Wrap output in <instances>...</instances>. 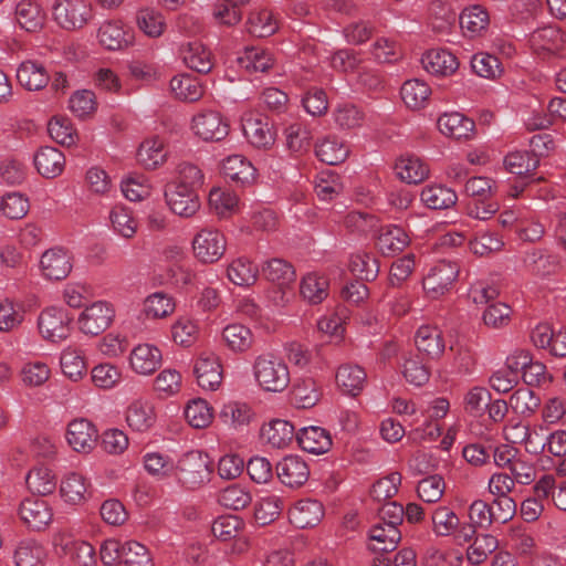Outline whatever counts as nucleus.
<instances>
[{
	"instance_id": "obj_23",
	"label": "nucleus",
	"mask_w": 566,
	"mask_h": 566,
	"mask_svg": "<svg viewBox=\"0 0 566 566\" xmlns=\"http://www.w3.org/2000/svg\"><path fill=\"white\" fill-rule=\"evenodd\" d=\"M421 63L428 73L438 76L452 75L459 67L455 55L444 49L427 51L421 57Z\"/></svg>"
},
{
	"instance_id": "obj_31",
	"label": "nucleus",
	"mask_w": 566,
	"mask_h": 566,
	"mask_svg": "<svg viewBox=\"0 0 566 566\" xmlns=\"http://www.w3.org/2000/svg\"><path fill=\"white\" fill-rule=\"evenodd\" d=\"M242 130L248 142L258 148H266L274 144V134L266 120L252 116L243 117Z\"/></svg>"
},
{
	"instance_id": "obj_53",
	"label": "nucleus",
	"mask_w": 566,
	"mask_h": 566,
	"mask_svg": "<svg viewBox=\"0 0 566 566\" xmlns=\"http://www.w3.org/2000/svg\"><path fill=\"white\" fill-rule=\"evenodd\" d=\"M247 29L254 36L265 38L275 33L279 29V23L270 10H255L249 15Z\"/></svg>"
},
{
	"instance_id": "obj_7",
	"label": "nucleus",
	"mask_w": 566,
	"mask_h": 566,
	"mask_svg": "<svg viewBox=\"0 0 566 566\" xmlns=\"http://www.w3.org/2000/svg\"><path fill=\"white\" fill-rule=\"evenodd\" d=\"M71 321L64 308L51 306L39 315L38 327L45 339L61 342L70 335Z\"/></svg>"
},
{
	"instance_id": "obj_2",
	"label": "nucleus",
	"mask_w": 566,
	"mask_h": 566,
	"mask_svg": "<svg viewBox=\"0 0 566 566\" xmlns=\"http://www.w3.org/2000/svg\"><path fill=\"white\" fill-rule=\"evenodd\" d=\"M253 375L258 385L270 392L284 391L291 381L286 363L272 354H262L254 359Z\"/></svg>"
},
{
	"instance_id": "obj_5",
	"label": "nucleus",
	"mask_w": 566,
	"mask_h": 566,
	"mask_svg": "<svg viewBox=\"0 0 566 566\" xmlns=\"http://www.w3.org/2000/svg\"><path fill=\"white\" fill-rule=\"evenodd\" d=\"M115 317L114 306L107 301H95L84 307L77 317L82 333L96 336L107 329Z\"/></svg>"
},
{
	"instance_id": "obj_52",
	"label": "nucleus",
	"mask_w": 566,
	"mask_h": 566,
	"mask_svg": "<svg viewBox=\"0 0 566 566\" xmlns=\"http://www.w3.org/2000/svg\"><path fill=\"white\" fill-rule=\"evenodd\" d=\"M292 399L297 408H312L319 400V391L313 378L304 377L295 380L292 388Z\"/></svg>"
},
{
	"instance_id": "obj_3",
	"label": "nucleus",
	"mask_w": 566,
	"mask_h": 566,
	"mask_svg": "<svg viewBox=\"0 0 566 566\" xmlns=\"http://www.w3.org/2000/svg\"><path fill=\"white\" fill-rule=\"evenodd\" d=\"M52 15L61 28L76 30L91 21L93 7L90 0H54Z\"/></svg>"
},
{
	"instance_id": "obj_47",
	"label": "nucleus",
	"mask_w": 566,
	"mask_h": 566,
	"mask_svg": "<svg viewBox=\"0 0 566 566\" xmlns=\"http://www.w3.org/2000/svg\"><path fill=\"white\" fill-rule=\"evenodd\" d=\"M400 95L409 108L420 109L426 106L431 90L424 81L412 78L402 84Z\"/></svg>"
},
{
	"instance_id": "obj_34",
	"label": "nucleus",
	"mask_w": 566,
	"mask_h": 566,
	"mask_svg": "<svg viewBox=\"0 0 566 566\" xmlns=\"http://www.w3.org/2000/svg\"><path fill=\"white\" fill-rule=\"evenodd\" d=\"M432 532L440 537L453 536L458 542V535L462 527L459 516L448 506H438L431 514Z\"/></svg>"
},
{
	"instance_id": "obj_9",
	"label": "nucleus",
	"mask_w": 566,
	"mask_h": 566,
	"mask_svg": "<svg viewBox=\"0 0 566 566\" xmlns=\"http://www.w3.org/2000/svg\"><path fill=\"white\" fill-rule=\"evenodd\" d=\"M161 364L163 353L155 344H137L128 355V367L138 376L153 375Z\"/></svg>"
},
{
	"instance_id": "obj_51",
	"label": "nucleus",
	"mask_w": 566,
	"mask_h": 566,
	"mask_svg": "<svg viewBox=\"0 0 566 566\" xmlns=\"http://www.w3.org/2000/svg\"><path fill=\"white\" fill-rule=\"evenodd\" d=\"M238 64L248 72H265L273 66L274 59L268 50L252 46L238 57Z\"/></svg>"
},
{
	"instance_id": "obj_62",
	"label": "nucleus",
	"mask_w": 566,
	"mask_h": 566,
	"mask_svg": "<svg viewBox=\"0 0 566 566\" xmlns=\"http://www.w3.org/2000/svg\"><path fill=\"white\" fill-rule=\"evenodd\" d=\"M222 337L228 347L233 352H245L253 344V335L250 328L242 324H230L223 328Z\"/></svg>"
},
{
	"instance_id": "obj_22",
	"label": "nucleus",
	"mask_w": 566,
	"mask_h": 566,
	"mask_svg": "<svg viewBox=\"0 0 566 566\" xmlns=\"http://www.w3.org/2000/svg\"><path fill=\"white\" fill-rule=\"evenodd\" d=\"M335 380L343 394L356 397L363 391L367 375L358 365L343 364L336 370Z\"/></svg>"
},
{
	"instance_id": "obj_33",
	"label": "nucleus",
	"mask_w": 566,
	"mask_h": 566,
	"mask_svg": "<svg viewBox=\"0 0 566 566\" xmlns=\"http://www.w3.org/2000/svg\"><path fill=\"white\" fill-rule=\"evenodd\" d=\"M180 55L186 66L198 73H208L212 69L211 52L200 42H188L180 49Z\"/></svg>"
},
{
	"instance_id": "obj_19",
	"label": "nucleus",
	"mask_w": 566,
	"mask_h": 566,
	"mask_svg": "<svg viewBox=\"0 0 566 566\" xmlns=\"http://www.w3.org/2000/svg\"><path fill=\"white\" fill-rule=\"evenodd\" d=\"M275 469L281 483L291 489L302 486L310 476L307 463L298 455L284 457Z\"/></svg>"
},
{
	"instance_id": "obj_44",
	"label": "nucleus",
	"mask_w": 566,
	"mask_h": 566,
	"mask_svg": "<svg viewBox=\"0 0 566 566\" xmlns=\"http://www.w3.org/2000/svg\"><path fill=\"white\" fill-rule=\"evenodd\" d=\"M60 492L65 502L80 504L87 499L88 483L82 474L70 472L62 479Z\"/></svg>"
},
{
	"instance_id": "obj_17",
	"label": "nucleus",
	"mask_w": 566,
	"mask_h": 566,
	"mask_svg": "<svg viewBox=\"0 0 566 566\" xmlns=\"http://www.w3.org/2000/svg\"><path fill=\"white\" fill-rule=\"evenodd\" d=\"M193 373L202 389L216 390L219 388L222 380L221 365L213 353H201L196 359Z\"/></svg>"
},
{
	"instance_id": "obj_28",
	"label": "nucleus",
	"mask_w": 566,
	"mask_h": 566,
	"mask_svg": "<svg viewBox=\"0 0 566 566\" xmlns=\"http://www.w3.org/2000/svg\"><path fill=\"white\" fill-rule=\"evenodd\" d=\"M437 124L441 134L459 140L469 139L474 133V122L457 112L441 115Z\"/></svg>"
},
{
	"instance_id": "obj_16",
	"label": "nucleus",
	"mask_w": 566,
	"mask_h": 566,
	"mask_svg": "<svg viewBox=\"0 0 566 566\" xmlns=\"http://www.w3.org/2000/svg\"><path fill=\"white\" fill-rule=\"evenodd\" d=\"M14 566H44L48 557L45 547L36 539H18L11 549Z\"/></svg>"
},
{
	"instance_id": "obj_1",
	"label": "nucleus",
	"mask_w": 566,
	"mask_h": 566,
	"mask_svg": "<svg viewBox=\"0 0 566 566\" xmlns=\"http://www.w3.org/2000/svg\"><path fill=\"white\" fill-rule=\"evenodd\" d=\"M211 461L201 450L182 453L175 464L174 479L187 490H196L210 481Z\"/></svg>"
},
{
	"instance_id": "obj_30",
	"label": "nucleus",
	"mask_w": 566,
	"mask_h": 566,
	"mask_svg": "<svg viewBox=\"0 0 566 566\" xmlns=\"http://www.w3.org/2000/svg\"><path fill=\"white\" fill-rule=\"evenodd\" d=\"M415 344L418 350L427 354L431 358H439L446 349L442 332L437 326L432 325H421L417 329Z\"/></svg>"
},
{
	"instance_id": "obj_38",
	"label": "nucleus",
	"mask_w": 566,
	"mask_h": 566,
	"mask_svg": "<svg viewBox=\"0 0 566 566\" xmlns=\"http://www.w3.org/2000/svg\"><path fill=\"white\" fill-rule=\"evenodd\" d=\"M315 154L322 163L334 166L346 160L349 148L336 136H327L317 142Z\"/></svg>"
},
{
	"instance_id": "obj_11",
	"label": "nucleus",
	"mask_w": 566,
	"mask_h": 566,
	"mask_svg": "<svg viewBox=\"0 0 566 566\" xmlns=\"http://www.w3.org/2000/svg\"><path fill=\"white\" fill-rule=\"evenodd\" d=\"M125 421L134 432H149L157 423L155 405L144 398L133 400L125 410Z\"/></svg>"
},
{
	"instance_id": "obj_63",
	"label": "nucleus",
	"mask_w": 566,
	"mask_h": 566,
	"mask_svg": "<svg viewBox=\"0 0 566 566\" xmlns=\"http://www.w3.org/2000/svg\"><path fill=\"white\" fill-rule=\"evenodd\" d=\"M85 181L88 190L94 195L109 198L116 192L111 177L98 166H93L87 169Z\"/></svg>"
},
{
	"instance_id": "obj_8",
	"label": "nucleus",
	"mask_w": 566,
	"mask_h": 566,
	"mask_svg": "<svg viewBox=\"0 0 566 566\" xmlns=\"http://www.w3.org/2000/svg\"><path fill=\"white\" fill-rule=\"evenodd\" d=\"M165 199L171 212L182 218H190L200 209V200L196 190L187 185H167Z\"/></svg>"
},
{
	"instance_id": "obj_36",
	"label": "nucleus",
	"mask_w": 566,
	"mask_h": 566,
	"mask_svg": "<svg viewBox=\"0 0 566 566\" xmlns=\"http://www.w3.org/2000/svg\"><path fill=\"white\" fill-rule=\"evenodd\" d=\"M170 91L177 99L189 103L199 101L205 92L202 83L187 73L175 75L170 80Z\"/></svg>"
},
{
	"instance_id": "obj_37",
	"label": "nucleus",
	"mask_w": 566,
	"mask_h": 566,
	"mask_svg": "<svg viewBox=\"0 0 566 566\" xmlns=\"http://www.w3.org/2000/svg\"><path fill=\"white\" fill-rule=\"evenodd\" d=\"M459 20L464 35L470 38L481 35L490 24L488 11L479 4L465 8L461 12Z\"/></svg>"
},
{
	"instance_id": "obj_40",
	"label": "nucleus",
	"mask_w": 566,
	"mask_h": 566,
	"mask_svg": "<svg viewBox=\"0 0 566 566\" xmlns=\"http://www.w3.org/2000/svg\"><path fill=\"white\" fill-rule=\"evenodd\" d=\"M108 221L113 232L124 239H132L137 232L138 223L127 207L114 206L108 213Z\"/></svg>"
},
{
	"instance_id": "obj_4",
	"label": "nucleus",
	"mask_w": 566,
	"mask_h": 566,
	"mask_svg": "<svg viewBox=\"0 0 566 566\" xmlns=\"http://www.w3.org/2000/svg\"><path fill=\"white\" fill-rule=\"evenodd\" d=\"M195 258L205 264L218 262L227 250L226 235L213 228L199 230L191 242Z\"/></svg>"
},
{
	"instance_id": "obj_26",
	"label": "nucleus",
	"mask_w": 566,
	"mask_h": 566,
	"mask_svg": "<svg viewBox=\"0 0 566 566\" xmlns=\"http://www.w3.org/2000/svg\"><path fill=\"white\" fill-rule=\"evenodd\" d=\"M97 39L102 46L107 50H122L133 43V34L124 29L119 21H106L97 31Z\"/></svg>"
},
{
	"instance_id": "obj_43",
	"label": "nucleus",
	"mask_w": 566,
	"mask_h": 566,
	"mask_svg": "<svg viewBox=\"0 0 566 566\" xmlns=\"http://www.w3.org/2000/svg\"><path fill=\"white\" fill-rule=\"evenodd\" d=\"M329 282L326 276L310 272L303 276L300 285L301 295L311 304L322 303L328 295Z\"/></svg>"
},
{
	"instance_id": "obj_61",
	"label": "nucleus",
	"mask_w": 566,
	"mask_h": 566,
	"mask_svg": "<svg viewBox=\"0 0 566 566\" xmlns=\"http://www.w3.org/2000/svg\"><path fill=\"white\" fill-rule=\"evenodd\" d=\"M176 462L168 454L148 452L144 455V468L157 479L174 478Z\"/></svg>"
},
{
	"instance_id": "obj_59",
	"label": "nucleus",
	"mask_w": 566,
	"mask_h": 566,
	"mask_svg": "<svg viewBox=\"0 0 566 566\" xmlns=\"http://www.w3.org/2000/svg\"><path fill=\"white\" fill-rule=\"evenodd\" d=\"M182 388L181 374L174 368L163 369L154 379V390L160 398L176 396Z\"/></svg>"
},
{
	"instance_id": "obj_35",
	"label": "nucleus",
	"mask_w": 566,
	"mask_h": 566,
	"mask_svg": "<svg viewBox=\"0 0 566 566\" xmlns=\"http://www.w3.org/2000/svg\"><path fill=\"white\" fill-rule=\"evenodd\" d=\"M369 547L374 552H391L401 539V532L384 523L373 525L368 531Z\"/></svg>"
},
{
	"instance_id": "obj_57",
	"label": "nucleus",
	"mask_w": 566,
	"mask_h": 566,
	"mask_svg": "<svg viewBox=\"0 0 566 566\" xmlns=\"http://www.w3.org/2000/svg\"><path fill=\"white\" fill-rule=\"evenodd\" d=\"M264 276L280 286L289 285L295 279L293 266L285 260L273 258L265 261L262 265Z\"/></svg>"
},
{
	"instance_id": "obj_54",
	"label": "nucleus",
	"mask_w": 566,
	"mask_h": 566,
	"mask_svg": "<svg viewBox=\"0 0 566 566\" xmlns=\"http://www.w3.org/2000/svg\"><path fill=\"white\" fill-rule=\"evenodd\" d=\"M284 507V501L275 494L261 496L254 507V517L260 525H268L275 521Z\"/></svg>"
},
{
	"instance_id": "obj_6",
	"label": "nucleus",
	"mask_w": 566,
	"mask_h": 566,
	"mask_svg": "<svg viewBox=\"0 0 566 566\" xmlns=\"http://www.w3.org/2000/svg\"><path fill=\"white\" fill-rule=\"evenodd\" d=\"M459 269L455 263L440 261L436 263L422 280L423 291L427 296L436 300L450 291L457 280Z\"/></svg>"
},
{
	"instance_id": "obj_58",
	"label": "nucleus",
	"mask_w": 566,
	"mask_h": 566,
	"mask_svg": "<svg viewBox=\"0 0 566 566\" xmlns=\"http://www.w3.org/2000/svg\"><path fill=\"white\" fill-rule=\"evenodd\" d=\"M187 422L196 429L207 428L213 419L209 403L201 398L189 401L184 411Z\"/></svg>"
},
{
	"instance_id": "obj_13",
	"label": "nucleus",
	"mask_w": 566,
	"mask_h": 566,
	"mask_svg": "<svg viewBox=\"0 0 566 566\" xmlns=\"http://www.w3.org/2000/svg\"><path fill=\"white\" fill-rule=\"evenodd\" d=\"M192 130L203 140L219 142L229 134V125L220 113L205 111L193 116Z\"/></svg>"
},
{
	"instance_id": "obj_32",
	"label": "nucleus",
	"mask_w": 566,
	"mask_h": 566,
	"mask_svg": "<svg viewBox=\"0 0 566 566\" xmlns=\"http://www.w3.org/2000/svg\"><path fill=\"white\" fill-rule=\"evenodd\" d=\"M410 243L408 233L399 226L388 224L381 228L377 247L385 255L400 253Z\"/></svg>"
},
{
	"instance_id": "obj_29",
	"label": "nucleus",
	"mask_w": 566,
	"mask_h": 566,
	"mask_svg": "<svg viewBox=\"0 0 566 566\" xmlns=\"http://www.w3.org/2000/svg\"><path fill=\"white\" fill-rule=\"evenodd\" d=\"M17 80L28 91H40L48 85L50 76L42 63L27 60L17 69Z\"/></svg>"
},
{
	"instance_id": "obj_12",
	"label": "nucleus",
	"mask_w": 566,
	"mask_h": 566,
	"mask_svg": "<svg viewBox=\"0 0 566 566\" xmlns=\"http://www.w3.org/2000/svg\"><path fill=\"white\" fill-rule=\"evenodd\" d=\"M97 437V429L87 419H74L67 424L65 438L75 452L90 453L96 444Z\"/></svg>"
},
{
	"instance_id": "obj_20",
	"label": "nucleus",
	"mask_w": 566,
	"mask_h": 566,
	"mask_svg": "<svg viewBox=\"0 0 566 566\" xmlns=\"http://www.w3.org/2000/svg\"><path fill=\"white\" fill-rule=\"evenodd\" d=\"M175 310V298L164 291H156L143 300L140 316L148 321H160L172 315Z\"/></svg>"
},
{
	"instance_id": "obj_49",
	"label": "nucleus",
	"mask_w": 566,
	"mask_h": 566,
	"mask_svg": "<svg viewBox=\"0 0 566 566\" xmlns=\"http://www.w3.org/2000/svg\"><path fill=\"white\" fill-rule=\"evenodd\" d=\"M136 23L138 29L151 39L161 36L167 28L164 14L150 8H145L137 12Z\"/></svg>"
},
{
	"instance_id": "obj_27",
	"label": "nucleus",
	"mask_w": 566,
	"mask_h": 566,
	"mask_svg": "<svg viewBox=\"0 0 566 566\" xmlns=\"http://www.w3.org/2000/svg\"><path fill=\"white\" fill-rule=\"evenodd\" d=\"M298 446L306 452L322 454L332 447V438L327 430L317 426L302 428L296 433Z\"/></svg>"
},
{
	"instance_id": "obj_46",
	"label": "nucleus",
	"mask_w": 566,
	"mask_h": 566,
	"mask_svg": "<svg viewBox=\"0 0 566 566\" xmlns=\"http://www.w3.org/2000/svg\"><path fill=\"white\" fill-rule=\"evenodd\" d=\"M259 269L247 258L234 259L227 269L228 279L238 286H251L258 280Z\"/></svg>"
},
{
	"instance_id": "obj_50",
	"label": "nucleus",
	"mask_w": 566,
	"mask_h": 566,
	"mask_svg": "<svg viewBox=\"0 0 566 566\" xmlns=\"http://www.w3.org/2000/svg\"><path fill=\"white\" fill-rule=\"evenodd\" d=\"M25 483L32 493L51 494L56 488V479L52 470L44 465L34 467L29 471Z\"/></svg>"
},
{
	"instance_id": "obj_64",
	"label": "nucleus",
	"mask_w": 566,
	"mask_h": 566,
	"mask_svg": "<svg viewBox=\"0 0 566 566\" xmlns=\"http://www.w3.org/2000/svg\"><path fill=\"white\" fill-rule=\"evenodd\" d=\"M198 334V323L189 316H180L171 325V338L180 346H191L196 342Z\"/></svg>"
},
{
	"instance_id": "obj_39",
	"label": "nucleus",
	"mask_w": 566,
	"mask_h": 566,
	"mask_svg": "<svg viewBox=\"0 0 566 566\" xmlns=\"http://www.w3.org/2000/svg\"><path fill=\"white\" fill-rule=\"evenodd\" d=\"M398 178L407 184H419L429 176L426 163L415 156H402L395 165Z\"/></svg>"
},
{
	"instance_id": "obj_48",
	"label": "nucleus",
	"mask_w": 566,
	"mask_h": 566,
	"mask_svg": "<svg viewBox=\"0 0 566 566\" xmlns=\"http://www.w3.org/2000/svg\"><path fill=\"white\" fill-rule=\"evenodd\" d=\"M137 158L147 169H155L163 165L167 158L164 142L158 137L146 139L139 146Z\"/></svg>"
},
{
	"instance_id": "obj_25",
	"label": "nucleus",
	"mask_w": 566,
	"mask_h": 566,
	"mask_svg": "<svg viewBox=\"0 0 566 566\" xmlns=\"http://www.w3.org/2000/svg\"><path fill=\"white\" fill-rule=\"evenodd\" d=\"M262 440L275 449L287 448L296 438L294 426L283 419H274L261 428Z\"/></svg>"
},
{
	"instance_id": "obj_14",
	"label": "nucleus",
	"mask_w": 566,
	"mask_h": 566,
	"mask_svg": "<svg viewBox=\"0 0 566 566\" xmlns=\"http://www.w3.org/2000/svg\"><path fill=\"white\" fill-rule=\"evenodd\" d=\"M39 266L45 279L60 281L72 271L71 256L63 248H51L41 255Z\"/></svg>"
},
{
	"instance_id": "obj_60",
	"label": "nucleus",
	"mask_w": 566,
	"mask_h": 566,
	"mask_svg": "<svg viewBox=\"0 0 566 566\" xmlns=\"http://www.w3.org/2000/svg\"><path fill=\"white\" fill-rule=\"evenodd\" d=\"M93 384L101 389H113L123 380L122 369L111 363H102L94 366L91 370Z\"/></svg>"
},
{
	"instance_id": "obj_21",
	"label": "nucleus",
	"mask_w": 566,
	"mask_h": 566,
	"mask_svg": "<svg viewBox=\"0 0 566 566\" xmlns=\"http://www.w3.org/2000/svg\"><path fill=\"white\" fill-rule=\"evenodd\" d=\"M33 164L42 177L56 178L65 168V157L57 148L44 146L34 154Z\"/></svg>"
},
{
	"instance_id": "obj_55",
	"label": "nucleus",
	"mask_w": 566,
	"mask_h": 566,
	"mask_svg": "<svg viewBox=\"0 0 566 566\" xmlns=\"http://www.w3.org/2000/svg\"><path fill=\"white\" fill-rule=\"evenodd\" d=\"M60 365L62 373L73 381L82 379L86 373V363L82 352L73 347L63 349Z\"/></svg>"
},
{
	"instance_id": "obj_18",
	"label": "nucleus",
	"mask_w": 566,
	"mask_h": 566,
	"mask_svg": "<svg viewBox=\"0 0 566 566\" xmlns=\"http://www.w3.org/2000/svg\"><path fill=\"white\" fill-rule=\"evenodd\" d=\"M323 504L314 499H301L289 510L290 522L297 528H307L318 525L324 517Z\"/></svg>"
},
{
	"instance_id": "obj_45",
	"label": "nucleus",
	"mask_w": 566,
	"mask_h": 566,
	"mask_svg": "<svg viewBox=\"0 0 566 566\" xmlns=\"http://www.w3.org/2000/svg\"><path fill=\"white\" fill-rule=\"evenodd\" d=\"M563 43V34L556 27L547 25L534 31L530 36L531 48L536 53L556 52Z\"/></svg>"
},
{
	"instance_id": "obj_41",
	"label": "nucleus",
	"mask_w": 566,
	"mask_h": 566,
	"mask_svg": "<svg viewBox=\"0 0 566 566\" xmlns=\"http://www.w3.org/2000/svg\"><path fill=\"white\" fill-rule=\"evenodd\" d=\"M15 20L28 32L40 30L44 23L41 7L32 0H21L15 7Z\"/></svg>"
},
{
	"instance_id": "obj_15",
	"label": "nucleus",
	"mask_w": 566,
	"mask_h": 566,
	"mask_svg": "<svg viewBox=\"0 0 566 566\" xmlns=\"http://www.w3.org/2000/svg\"><path fill=\"white\" fill-rule=\"evenodd\" d=\"M19 515L29 528L40 531L51 523L53 512L45 500L28 497L21 502Z\"/></svg>"
},
{
	"instance_id": "obj_10",
	"label": "nucleus",
	"mask_w": 566,
	"mask_h": 566,
	"mask_svg": "<svg viewBox=\"0 0 566 566\" xmlns=\"http://www.w3.org/2000/svg\"><path fill=\"white\" fill-rule=\"evenodd\" d=\"M469 522L462 523L458 535V543H468L473 539L476 528H488L494 523L493 506L486 501L474 500L468 509Z\"/></svg>"
},
{
	"instance_id": "obj_56",
	"label": "nucleus",
	"mask_w": 566,
	"mask_h": 566,
	"mask_svg": "<svg viewBox=\"0 0 566 566\" xmlns=\"http://www.w3.org/2000/svg\"><path fill=\"white\" fill-rule=\"evenodd\" d=\"M219 417L226 426L239 429L250 423L253 411L247 403L232 401L222 407Z\"/></svg>"
},
{
	"instance_id": "obj_24",
	"label": "nucleus",
	"mask_w": 566,
	"mask_h": 566,
	"mask_svg": "<svg viewBox=\"0 0 566 566\" xmlns=\"http://www.w3.org/2000/svg\"><path fill=\"white\" fill-rule=\"evenodd\" d=\"M224 177L238 185L249 186L256 179V169L241 155H232L222 161Z\"/></svg>"
},
{
	"instance_id": "obj_42",
	"label": "nucleus",
	"mask_w": 566,
	"mask_h": 566,
	"mask_svg": "<svg viewBox=\"0 0 566 566\" xmlns=\"http://www.w3.org/2000/svg\"><path fill=\"white\" fill-rule=\"evenodd\" d=\"M421 201L433 210L449 209L457 203L458 196L454 190L442 185H430L422 189Z\"/></svg>"
}]
</instances>
